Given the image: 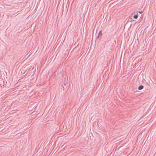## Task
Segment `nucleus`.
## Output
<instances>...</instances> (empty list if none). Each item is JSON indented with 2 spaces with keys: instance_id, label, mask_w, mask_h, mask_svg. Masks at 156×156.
<instances>
[{
  "instance_id": "f257e3e1",
  "label": "nucleus",
  "mask_w": 156,
  "mask_h": 156,
  "mask_svg": "<svg viewBox=\"0 0 156 156\" xmlns=\"http://www.w3.org/2000/svg\"><path fill=\"white\" fill-rule=\"evenodd\" d=\"M144 87L142 85H140L138 87V89L139 90H141L144 88Z\"/></svg>"
},
{
  "instance_id": "f03ea898",
  "label": "nucleus",
  "mask_w": 156,
  "mask_h": 156,
  "mask_svg": "<svg viewBox=\"0 0 156 156\" xmlns=\"http://www.w3.org/2000/svg\"><path fill=\"white\" fill-rule=\"evenodd\" d=\"M102 31H100L98 33V38L100 36H102Z\"/></svg>"
},
{
  "instance_id": "7ed1b4c3",
  "label": "nucleus",
  "mask_w": 156,
  "mask_h": 156,
  "mask_svg": "<svg viewBox=\"0 0 156 156\" xmlns=\"http://www.w3.org/2000/svg\"><path fill=\"white\" fill-rule=\"evenodd\" d=\"M138 17V15H134L133 16V17L135 19H136Z\"/></svg>"
},
{
  "instance_id": "20e7f679",
  "label": "nucleus",
  "mask_w": 156,
  "mask_h": 156,
  "mask_svg": "<svg viewBox=\"0 0 156 156\" xmlns=\"http://www.w3.org/2000/svg\"><path fill=\"white\" fill-rule=\"evenodd\" d=\"M138 12H139V13H141L142 12V11H139Z\"/></svg>"
}]
</instances>
